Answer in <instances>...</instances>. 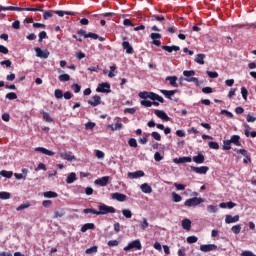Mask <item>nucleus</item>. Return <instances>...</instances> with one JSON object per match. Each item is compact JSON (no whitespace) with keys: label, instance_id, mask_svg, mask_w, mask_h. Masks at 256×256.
<instances>
[{"label":"nucleus","instance_id":"nucleus-42","mask_svg":"<svg viewBox=\"0 0 256 256\" xmlns=\"http://www.w3.org/2000/svg\"><path fill=\"white\" fill-rule=\"evenodd\" d=\"M65 215V210L60 209L54 212V219H59V217H63Z\"/></svg>","mask_w":256,"mask_h":256},{"label":"nucleus","instance_id":"nucleus-57","mask_svg":"<svg viewBox=\"0 0 256 256\" xmlns=\"http://www.w3.org/2000/svg\"><path fill=\"white\" fill-rule=\"evenodd\" d=\"M128 145L130 147L137 148L138 147L137 140L135 138H130L129 141H128Z\"/></svg>","mask_w":256,"mask_h":256},{"label":"nucleus","instance_id":"nucleus-12","mask_svg":"<svg viewBox=\"0 0 256 256\" xmlns=\"http://www.w3.org/2000/svg\"><path fill=\"white\" fill-rule=\"evenodd\" d=\"M88 105H91V107H98V105H101V96H92V100H88Z\"/></svg>","mask_w":256,"mask_h":256},{"label":"nucleus","instance_id":"nucleus-50","mask_svg":"<svg viewBox=\"0 0 256 256\" xmlns=\"http://www.w3.org/2000/svg\"><path fill=\"white\" fill-rule=\"evenodd\" d=\"M183 75L186 78L193 77L195 75V70H185L183 71Z\"/></svg>","mask_w":256,"mask_h":256},{"label":"nucleus","instance_id":"nucleus-55","mask_svg":"<svg viewBox=\"0 0 256 256\" xmlns=\"http://www.w3.org/2000/svg\"><path fill=\"white\" fill-rule=\"evenodd\" d=\"M208 147H209L210 149H215V150H217V149H219V143L214 142V141H211V142L208 143Z\"/></svg>","mask_w":256,"mask_h":256},{"label":"nucleus","instance_id":"nucleus-40","mask_svg":"<svg viewBox=\"0 0 256 256\" xmlns=\"http://www.w3.org/2000/svg\"><path fill=\"white\" fill-rule=\"evenodd\" d=\"M231 231L234 233V235H239V233H241V225L237 224L232 226Z\"/></svg>","mask_w":256,"mask_h":256},{"label":"nucleus","instance_id":"nucleus-45","mask_svg":"<svg viewBox=\"0 0 256 256\" xmlns=\"http://www.w3.org/2000/svg\"><path fill=\"white\" fill-rule=\"evenodd\" d=\"M54 14H55V11L53 10L46 11L43 13V19L45 20L50 19V17H53Z\"/></svg>","mask_w":256,"mask_h":256},{"label":"nucleus","instance_id":"nucleus-36","mask_svg":"<svg viewBox=\"0 0 256 256\" xmlns=\"http://www.w3.org/2000/svg\"><path fill=\"white\" fill-rule=\"evenodd\" d=\"M236 153L243 155V157H245L246 159H248L249 162H251V156H249V153L247 152L246 149L236 150Z\"/></svg>","mask_w":256,"mask_h":256},{"label":"nucleus","instance_id":"nucleus-4","mask_svg":"<svg viewBox=\"0 0 256 256\" xmlns=\"http://www.w3.org/2000/svg\"><path fill=\"white\" fill-rule=\"evenodd\" d=\"M131 249H136V251H141L143 249V246L141 245V240L139 239L134 240L128 243V245L124 247V251H131Z\"/></svg>","mask_w":256,"mask_h":256},{"label":"nucleus","instance_id":"nucleus-56","mask_svg":"<svg viewBox=\"0 0 256 256\" xmlns=\"http://www.w3.org/2000/svg\"><path fill=\"white\" fill-rule=\"evenodd\" d=\"M197 241H199V238H197V236H189L187 238V243L190 244L197 243Z\"/></svg>","mask_w":256,"mask_h":256},{"label":"nucleus","instance_id":"nucleus-25","mask_svg":"<svg viewBox=\"0 0 256 256\" xmlns=\"http://www.w3.org/2000/svg\"><path fill=\"white\" fill-rule=\"evenodd\" d=\"M54 14L58 15V17H65V15H71V16H75L76 15L75 12L63 11V10H56V11H54Z\"/></svg>","mask_w":256,"mask_h":256},{"label":"nucleus","instance_id":"nucleus-9","mask_svg":"<svg viewBox=\"0 0 256 256\" xmlns=\"http://www.w3.org/2000/svg\"><path fill=\"white\" fill-rule=\"evenodd\" d=\"M200 251L203 253H209V251H217V245L215 244H202L200 246Z\"/></svg>","mask_w":256,"mask_h":256},{"label":"nucleus","instance_id":"nucleus-2","mask_svg":"<svg viewBox=\"0 0 256 256\" xmlns=\"http://www.w3.org/2000/svg\"><path fill=\"white\" fill-rule=\"evenodd\" d=\"M78 35L80 37H84L85 39H98L99 41L103 42L105 41L104 37L99 36L98 34H95L93 32L87 33L85 30H78Z\"/></svg>","mask_w":256,"mask_h":256},{"label":"nucleus","instance_id":"nucleus-53","mask_svg":"<svg viewBox=\"0 0 256 256\" xmlns=\"http://www.w3.org/2000/svg\"><path fill=\"white\" fill-rule=\"evenodd\" d=\"M241 95H242L244 101H247V95H249V91H247V88H245V87L241 88Z\"/></svg>","mask_w":256,"mask_h":256},{"label":"nucleus","instance_id":"nucleus-41","mask_svg":"<svg viewBox=\"0 0 256 256\" xmlns=\"http://www.w3.org/2000/svg\"><path fill=\"white\" fill-rule=\"evenodd\" d=\"M172 199L174 201V203H180V201H183V197H181V195L173 192L172 193Z\"/></svg>","mask_w":256,"mask_h":256},{"label":"nucleus","instance_id":"nucleus-22","mask_svg":"<svg viewBox=\"0 0 256 256\" xmlns=\"http://www.w3.org/2000/svg\"><path fill=\"white\" fill-rule=\"evenodd\" d=\"M230 143L236 145V147H241V137L239 135H232L230 138Z\"/></svg>","mask_w":256,"mask_h":256},{"label":"nucleus","instance_id":"nucleus-54","mask_svg":"<svg viewBox=\"0 0 256 256\" xmlns=\"http://www.w3.org/2000/svg\"><path fill=\"white\" fill-rule=\"evenodd\" d=\"M83 213H85V215H89V213H92L93 215H97V210L93 208H86L83 210Z\"/></svg>","mask_w":256,"mask_h":256},{"label":"nucleus","instance_id":"nucleus-33","mask_svg":"<svg viewBox=\"0 0 256 256\" xmlns=\"http://www.w3.org/2000/svg\"><path fill=\"white\" fill-rule=\"evenodd\" d=\"M141 191L142 193H153V188L147 183H144L141 185Z\"/></svg>","mask_w":256,"mask_h":256},{"label":"nucleus","instance_id":"nucleus-47","mask_svg":"<svg viewBox=\"0 0 256 256\" xmlns=\"http://www.w3.org/2000/svg\"><path fill=\"white\" fill-rule=\"evenodd\" d=\"M147 227H149V222H147V218H143L140 224V228L142 229V231H145Z\"/></svg>","mask_w":256,"mask_h":256},{"label":"nucleus","instance_id":"nucleus-58","mask_svg":"<svg viewBox=\"0 0 256 256\" xmlns=\"http://www.w3.org/2000/svg\"><path fill=\"white\" fill-rule=\"evenodd\" d=\"M21 8V7H20ZM22 10L20 11H40V12H43V7L41 8H33V7H30V8H21Z\"/></svg>","mask_w":256,"mask_h":256},{"label":"nucleus","instance_id":"nucleus-6","mask_svg":"<svg viewBox=\"0 0 256 256\" xmlns=\"http://www.w3.org/2000/svg\"><path fill=\"white\" fill-rule=\"evenodd\" d=\"M97 93H111V84L102 82L96 88Z\"/></svg>","mask_w":256,"mask_h":256},{"label":"nucleus","instance_id":"nucleus-8","mask_svg":"<svg viewBox=\"0 0 256 256\" xmlns=\"http://www.w3.org/2000/svg\"><path fill=\"white\" fill-rule=\"evenodd\" d=\"M109 176H103L102 178H98L94 181L95 185H99L100 187H107L109 185Z\"/></svg>","mask_w":256,"mask_h":256},{"label":"nucleus","instance_id":"nucleus-64","mask_svg":"<svg viewBox=\"0 0 256 256\" xmlns=\"http://www.w3.org/2000/svg\"><path fill=\"white\" fill-rule=\"evenodd\" d=\"M241 256H256L252 251H242Z\"/></svg>","mask_w":256,"mask_h":256},{"label":"nucleus","instance_id":"nucleus-32","mask_svg":"<svg viewBox=\"0 0 256 256\" xmlns=\"http://www.w3.org/2000/svg\"><path fill=\"white\" fill-rule=\"evenodd\" d=\"M75 181H77V174L72 172L68 175L66 183H68V185H71V183H75Z\"/></svg>","mask_w":256,"mask_h":256},{"label":"nucleus","instance_id":"nucleus-23","mask_svg":"<svg viewBox=\"0 0 256 256\" xmlns=\"http://www.w3.org/2000/svg\"><path fill=\"white\" fill-rule=\"evenodd\" d=\"M122 47H123V49H125V51L128 55H132L133 46H131V44L129 42H127V41L122 42Z\"/></svg>","mask_w":256,"mask_h":256},{"label":"nucleus","instance_id":"nucleus-46","mask_svg":"<svg viewBox=\"0 0 256 256\" xmlns=\"http://www.w3.org/2000/svg\"><path fill=\"white\" fill-rule=\"evenodd\" d=\"M54 97L56 99H63V91L61 89H56L54 91Z\"/></svg>","mask_w":256,"mask_h":256},{"label":"nucleus","instance_id":"nucleus-61","mask_svg":"<svg viewBox=\"0 0 256 256\" xmlns=\"http://www.w3.org/2000/svg\"><path fill=\"white\" fill-rule=\"evenodd\" d=\"M71 89L74 93H79L81 91V86L79 84H72Z\"/></svg>","mask_w":256,"mask_h":256},{"label":"nucleus","instance_id":"nucleus-28","mask_svg":"<svg viewBox=\"0 0 256 256\" xmlns=\"http://www.w3.org/2000/svg\"><path fill=\"white\" fill-rule=\"evenodd\" d=\"M205 54H198L195 58V63H198V65H205Z\"/></svg>","mask_w":256,"mask_h":256},{"label":"nucleus","instance_id":"nucleus-30","mask_svg":"<svg viewBox=\"0 0 256 256\" xmlns=\"http://www.w3.org/2000/svg\"><path fill=\"white\" fill-rule=\"evenodd\" d=\"M89 229H95V224L94 223H86L81 227L80 231L82 233H86V231H89Z\"/></svg>","mask_w":256,"mask_h":256},{"label":"nucleus","instance_id":"nucleus-51","mask_svg":"<svg viewBox=\"0 0 256 256\" xmlns=\"http://www.w3.org/2000/svg\"><path fill=\"white\" fill-rule=\"evenodd\" d=\"M6 99H9V101H13L17 99V94L15 92H9L6 94Z\"/></svg>","mask_w":256,"mask_h":256},{"label":"nucleus","instance_id":"nucleus-1","mask_svg":"<svg viewBox=\"0 0 256 256\" xmlns=\"http://www.w3.org/2000/svg\"><path fill=\"white\" fill-rule=\"evenodd\" d=\"M138 95L140 99H151L152 101H159V103H165V99H163V97L153 92H140Z\"/></svg>","mask_w":256,"mask_h":256},{"label":"nucleus","instance_id":"nucleus-49","mask_svg":"<svg viewBox=\"0 0 256 256\" xmlns=\"http://www.w3.org/2000/svg\"><path fill=\"white\" fill-rule=\"evenodd\" d=\"M152 21H159L160 23L165 21V16L163 15H153Z\"/></svg>","mask_w":256,"mask_h":256},{"label":"nucleus","instance_id":"nucleus-17","mask_svg":"<svg viewBox=\"0 0 256 256\" xmlns=\"http://www.w3.org/2000/svg\"><path fill=\"white\" fill-rule=\"evenodd\" d=\"M174 163L179 164V163H191L193 161V159L189 156H184V157H180V158H175Z\"/></svg>","mask_w":256,"mask_h":256},{"label":"nucleus","instance_id":"nucleus-62","mask_svg":"<svg viewBox=\"0 0 256 256\" xmlns=\"http://www.w3.org/2000/svg\"><path fill=\"white\" fill-rule=\"evenodd\" d=\"M151 137H153L155 141H161V134H159V132H152Z\"/></svg>","mask_w":256,"mask_h":256},{"label":"nucleus","instance_id":"nucleus-34","mask_svg":"<svg viewBox=\"0 0 256 256\" xmlns=\"http://www.w3.org/2000/svg\"><path fill=\"white\" fill-rule=\"evenodd\" d=\"M40 113L41 115H43V119L44 121H46V123H53V118H51V115H49V113L45 112V110H41Z\"/></svg>","mask_w":256,"mask_h":256},{"label":"nucleus","instance_id":"nucleus-35","mask_svg":"<svg viewBox=\"0 0 256 256\" xmlns=\"http://www.w3.org/2000/svg\"><path fill=\"white\" fill-rule=\"evenodd\" d=\"M43 195L46 199H55L56 197H58V194L56 192H53V191L44 192Z\"/></svg>","mask_w":256,"mask_h":256},{"label":"nucleus","instance_id":"nucleus-11","mask_svg":"<svg viewBox=\"0 0 256 256\" xmlns=\"http://www.w3.org/2000/svg\"><path fill=\"white\" fill-rule=\"evenodd\" d=\"M150 38L152 39L153 45H156V47H161V34L160 33H151Z\"/></svg>","mask_w":256,"mask_h":256},{"label":"nucleus","instance_id":"nucleus-31","mask_svg":"<svg viewBox=\"0 0 256 256\" xmlns=\"http://www.w3.org/2000/svg\"><path fill=\"white\" fill-rule=\"evenodd\" d=\"M22 9L20 7L15 6H0V12L1 11H21Z\"/></svg>","mask_w":256,"mask_h":256},{"label":"nucleus","instance_id":"nucleus-3","mask_svg":"<svg viewBox=\"0 0 256 256\" xmlns=\"http://www.w3.org/2000/svg\"><path fill=\"white\" fill-rule=\"evenodd\" d=\"M99 211L97 215H108V213H116L117 210L113 206H107L106 204H101L98 206Z\"/></svg>","mask_w":256,"mask_h":256},{"label":"nucleus","instance_id":"nucleus-29","mask_svg":"<svg viewBox=\"0 0 256 256\" xmlns=\"http://www.w3.org/2000/svg\"><path fill=\"white\" fill-rule=\"evenodd\" d=\"M182 228L185 229V231H191V220L189 219H183L182 220Z\"/></svg>","mask_w":256,"mask_h":256},{"label":"nucleus","instance_id":"nucleus-15","mask_svg":"<svg viewBox=\"0 0 256 256\" xmlns=\"http://www.w3.org/2000/svg\"><path fill=\"white\" fill-rule=\"evenodd\" d=\"M128 177L130 179H139V177H145V172H143V170H138L136 172H129Z\"/></svg>","mask_w":256,"mask_h":256},{"label":"nucleus","instance_id":"nucleus-24","mask_svg":"<svg viewBox=\"0 0 256 256\" xmlns=\"http://www.w3.org/2000/svg\"><path fill=\"white\" fill-rule=\"evenodd\" d=\"M244 127H245L244 133L246 137H252V138L256 137V131L249 132L251 131V127L249 126V124H244Z\"/></svg>","mask_w":256,"mask_h":256},{"label":"nucleus","instance_id":"nucleus-14","mask_svg":"<svg viewBox=\"0 0 256 256\" xmlns=\"http://www.w3.org/2000/svg\"><path fill=\"white\" fill-rule=\"evenodd\" d=\"M154 113L159 119H162V121H171V118L167 116V113L163 110H155Z\"/></svg>","mask_w":256,"mask_h":256},{"label":"nucleus","instance_id":"nucleus-21","mask_svg":"<svg viewBox=\"0 0 256 256\" xmlns=\"http://www.w3.org/2000/svg\"><path fill=\"white\" fill-rule=\"evenodd\" d=\"M192 159L194 163H197L198 165L205 163V155H203V153H199L197 156H194Z\"/></svg>","mask_w":256,"mask_h":256},{"label":"nucleus","instance_id":"nucleus-16","mask_svg":"<svg viewBox=\"0 0 256 256\" xmlns=\"http://www.w3.org/2000/svg\"><path fill=\"white\" fill-rule=\"evenodd\" d=\"M35 151H38L39 153H43V155H48L49 157H53V155H55V152L43 147H37L35 148Z\"/></svg>","mask_w":256,"mask_h":256},{"label":"nucleus","instance_id":"nucleus-39","mask_svg":"<svg viewBox=\"0 0 256 256\" xmlns=\"http://www.w3.org/2000/svg\"><path fill=\"white\" fill-rule=\"evenodd\" d=\"M184 81H187V83H195V85L199 86V79L197 77H191L184 78Z\"/></svg>","mask_w":256,"mask_h":256},{"label":"nucleus","instance_id":"nucleus-52","mask_svg":"<svg viewBox=\"0 0 256 256\" xmlns=\"http://www.w3.org/2000/svg\"><path fill=\"white\" fill-rule=\"evenodd\" d=\"M86 255H92V253H97V246H92L91 248L86 249Z\"/></svg>","mask_w":256,"mask_h":256},{"label":"nucleus","instance_id":"nucleus-37","mask_svg":"<svg viewBox=\"0 0 256 256\" xmlns=\"http://www.w3.org/2000/svg\"><path fill=\"white\" fill-rule=\"evenodd\" d=\"M0 175L6 179H11L13 177V171L2 170L0 171Z\"/></svg>","mask_w":256,"mask_h":256},{"label":"nucleus","instance_id":"nucleus-38","mask_svg":"<svg viewBox=\"0 0 256 256\" xmlns=\"http://www.w3.org/2000/svg\"><path fill=\"white\" fill-rule=\"evenodd\" d=\"M222 149L224 151H231V140H224Z\"/></svg>","mask_w":256,"mask_h":256},{"label":"nucleus","instance_id":"nucleus-44","mask_svg":"<svg viewBox=\"0 0 256 256\" xmlns=\"http://www.w3.org/2000/svg\"><path fill=\"white\" fill-rule=\"evenodd\" d=\"M122 214L126 219H131V217H133V213L129 209H123Z\"/></svg>","mask_w":256,"mask_h":256},{"label":"nucleus","instance_id":"nucleus-10","mask_svg":"<svg viewBox=\"0 0 256 256\" xmlns=\"http://www.w3.org/2000/svg\"><path fill=\"white\" fill-rule=\"evenodd\" d=\"M191 171L194 173H198V175H206L207 171H209L208 166H202V167H195L191 166Z\"/></svg>","mask_w":256,"mask_h":256},{"label":"nucleus","instance_id":"nucleus-59","mask_svg":"<svg viewBox=\"0 0 256 256\" xmlns=\"http://www.w3.org/2000/svg\"><path fill=\"white\" fill-rule=\"evenodd\" d=\"M29 207H31V204L27 203V204H21L20 206H18L16 208V211H23V209H29Z\"/></svg>","mask_w":256,"mask_h":256},{"label":"nucleus","instance_id":"nucleus-43","mask_svg":"<svg viewBox=\"0 0 256 256\" xmlns=\"http://www.w3.org/2000/svg\"><path fill=\"white\" fill-rule=\"evenodd\" d=\"M59 81H61L62 83H64L65 81H70L71 80V76H69V74H61L58 77Z\"/></svg>","mask_w":256,"mask_h":256},{"label":"nucleus","instance_id":"nucleus-27","mask_svg":"<svg viewBox=\"0 0 256 256\" xmlns=\"http://www.w3.org/2000/svg\"><path fill=\"white\" fill-rule=\"evenodd\" d=\"M166 81L170 82L171 87H179V84H177V76H168L166 77Z\"/></svg>","mask_w":256,"mask_h":256},{"label":"nucleus","instance_id":"nucleus-60","mask_svg":"<svg viewBox=\"0 0 256 256\" xmlns=\"http://www.w3.org/2000/svg\"><path fill=\"white\" fill-rule=\"evenodd\" d=\"M43 39H47V32L45 31H42L39 33V43H42L43 42Z\"/></svg>","mask_w":256,"mask_h":256},{"label":"nucleus","instance_id":"nucleus-7","mask_svg":"<svg viewBox=\"0 0 256 256\" xmlns=\"http://www.w3.org/2000/svg\"><path fill=\"white\" fill-rule=\"evenodd\" d=\"M34 51L36 53V57H39L40 59H48L49 58V50H42L39 47H35Z\"/></svg>","mask_w":256,"mask_h":256},{"label":"nucleus","instance_id":"nucleus-26","mask_svg":"<svg viewBox=\"0 0 256 256\" xmlns=\"http://www.w3.org/2000/svg\"><path fill=\"white\" fill-rule=\"evenodd\" d=\"M163 51H167L168 53H173V51H181L179 46H162Z\"/></svg>","mask_w":256,"mask_h":256},{"label":"nucleus","instance_id":"nucleus-20","mask_svg":"<svg viewBox=\"0 0 256 256\" xmlns=\"http://www.w3.org/2000/svg\"><path fill=\"white\" fill-rule=\"evenodd\" d=\"M160 93L166 97V99H170V101L173 99L171 96L175 95L177 93V90H160Z\"/></svg>","mask_w":256,"mask_h":256},{"label":"nucleus","instance_id":"nucleus-13","mask_svg":"<svg viewBox=\"0 0 256 256\" xmlns=\"http://www.w3.org/2000/svg\"><path fill=\"white\" fill-rule=\"evenodd\" d=\"M61 159H64V161H75V156L73 155V152H60Z\"/></svg>","mask_w":256,"mask_h":256},{"label":"nucleus","instance_id":"nucleus-5","mask_svg":"<svg viewBox=\"0 0 256 256\" xmlns=\"http://www.w3.org/2000/svg\"><path fill=\"white\" fill-rule=\"evenodd\" d=\"M201 203H205V200L203 198L194 197V198L187 199L184 202V205L186 207H197V205H201Z\"/></svg>","mask_w":256,"mask_h":256},{"label":"nucleus","instance_id":"nucleus-63","mask_svg":"<svg viewBox=\"0 0 256 256\" xmlns=\"http://www.w3.org/2000/svg\"><path fill=\"white\" fill-rule=\"evenodd\" d=\"M141 105H143L144 107H152L153 106V102L149 101V100H142L140 102Z\"/></svg>","mask_w":256,"mask_h":256},{"label":"nucleus","instance_id":"nucleus-19","mask_svg":"<svg viewBox=\"0 0 256 256\" xmlns=\"http://www.w3.org/2000/svg\"><path fill=\"white\" fill-rule=\"evenodd\" d=\"M112 199H116V201L120 202L127 201V195L116 192L112 194Z\"/></svg>","mask_w":256,"mask_h":256},{"label":"nucleus","instance_id":"nucleus-18","mask_svg":"<svg viewBox=\"0 0 256 256\" xmlns=\"http://www.w3.org/2000/svg\"><path fill=\"white\" fill-rule=\"evenodd\" d=\"M239 221V215H226L225 217V223H227L228 225H230V223H237Z\"/></svg>","mask_w":256,"mask_h":256},{"label":"nucleus","instance_id":"nucleus-48","mask_svg":"<svg viewBox=\"0 0 256 256\" xmlns=\"http://www.w3.org/2000/svg\"><path fill=\"white\" fill-rule=\"evenodd\" d=\"M0 199H2V200L11 199V193H9V192H0Z\"/></svg>","mask_w":256,"mask_h":256}]
</instances>
